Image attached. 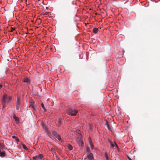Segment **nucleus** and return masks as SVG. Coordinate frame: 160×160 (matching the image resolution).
Masks as SVG:
<instances>
[{
  "label": "nucleus",
  "instance_id": "1",
  "mask_svg": "<svg viewBox=\"0 0 160 160\" xmlns=\"http://www.w3.org/2000/svg\"><path fill=\"white\" fill-rule=\"evenodd\" d=\"M12 100V96H9L8 97L6 93H4L3 96L2 102L3 104L7 103L8 105L11 104Z\"/></svg>",
  "mask_w": 160,
  "mask_h": 160
},
{
  "label": "nucleus",
  "instance_id": "2",
  "mask_svg": "<svg viewBox=\"0 0 160 160\" xmlns=\"http://www.w3.org/2000/svg\"><path fill=\"white\" fill-rule=\"evenodd\" d=\"M67 112L69 115L72 116H75L76 115L77 113L78 112V111L74 109L69 108L68 109Z\"/></svg>",
  "mask_w": 160,
  "mask_h": 160
},
{
  "label": "nucleus",
  "instance_id": "3",
  "mask_svg": "<svg viewBox=\"0 0 160 160\" xmlns=\"http://www.w3.org/2000/svg\"><path fill=\"white\" fill-rule=\"evenodd\" d=\"M42 126L43 127L44 129L45 130V132L47 136L51 138L52 135L51 134L49 131L48 128L43 123L42 124Z\"/></svg>",
  "mask_w": 160,
  "mask_h": 160
},
{
  "label": "nucleus",
  "instance_id": "4",
  "mask_svg": "<svg viewBox=\"0 0 160 160\" xmlns=\"http://www.w3.org/2000/svg\"><path fill=\"white\" fill-rule=\"evenodd\" d=\"M21 104V99L18 96L17 98L16 102V109L17 110H19Z\"/></svg>",
  "mask_w": 160,
  "mask_h": 160
},
{
  "label": "nucleus",
  "instance_id": "5",
  "mask_svg": "<svg viewBox=\"0 0 160 160\" xmlns=\"http://www.w3.org/2000/svg\"><path fill=\"white\" fill-rule=\"evenodd\" d=\"M52 135L57 138H59L60 135L59 133L56 131L55 130H52Z\"/></svg>",
  "mask_w": 160,
  "mask_h": 160
},
{
  "label": "nucleus",
  "instance_id": "6",
  "mask_svg": "<svg viewBox=\"0 0 160 160\" xmlns=\"http://www.w3.org/2000/svg\"><path fill=\"white\" fill-rule=\"evenodd\" d=\"M29 107L32 108L33 110L35 111L36 109V104L33 102H31L30 105L29 106Z\"/></svg>",
  "mask_w": 160,
  "mask_h": 160
},
{
  "label": "nucleus",
  "instance_id": "7",
  "mask_svg": "<svg viewBox=\"0 0 160 160\" xmlns=\"http://www.w3.org/2000/svg\"><path fill=\"white\" fill-rule=\"evenodd\" d=\"M42 154H40L38 155H36L35 156L33 157V159L34 160H36L37 159H41L42 158Z\"/></svg>",
  "mask_w": 160,
  "mask_h": 160
},
{
  "label": "nucleus",
  "instance_id": "8",
  "mask_svg": "<svg viewBox=\"0 0 160 160\" xmlns=\"http://www.w3.org/2000/svg\"><path fill=\"white\" fill-rule=\"evenodd\" d=\"M87 158L89 160H93V156L92 153H90L88 155Z\"/></svg>",
  "mask_w": 160,
  "mask_h": 160
},
{
  "label": "nucleus",
  "instance_id": "9",
  "mask_svg": "<svg viewBox=\"0 0 160 160\" xmlns=\"http://www.w3.org/2000/svg\"><path fill=\"white\" fill-rule=\"evenodd\" d=\"M6 156L5 151H0V157L3 158Z\"/></svg>",
  "mask_w": 160,
  "mask_h": 160
},
{
  "label": "nucleus",
  "instance_id": "10",
  "mask_svg": "<svg viewBox=\"0 0 160 160\" xmlns=\"http://www.w3.org/2000/svg\"><path fill=\"white\" fill-rule=\"evenodd\" d=\"M109 142H110V143H111V147L112 148H114L115 146L116 147H118L117 145L116 144V143H115L114 144H113L112 143V142L109 140Z\"/></svg>",
  "mask_w": 160,
  "mask_h": 160
},
{
  "label": "nucleus",
  "instance_id": "11",
  "mask_svg": "<svg viewBox=\"0 0 160 160\" xmlns=\"http://www.w3.org/2000/svg\"><path fill=\"white\" fill-rule=\"evenodd\" d=\"M23 82H26L27 83H30V80L27 78H24Z\"/></svg>",
  "mask_w": 160,
  "mask_h": 160
},
{
  "label": "nucleus",
  "instance_id": "12",
  "mask_svg": "<svg viewBox=\"0 0 160 160\" xmlns=\"http://www.w3.org/2000/svg\"><path fill=\"white\" fill-rule=\"evenodd\" d=\"M13 118L15 121L17 122H18L19 121L18 118L16 116L15 114H13Z\"/></svg>",
  "mask_w": 160,
  "mask_h": 160
},
{
  "label": "nucleus",
  "instance_id": "13",
  "mask_svg": "<svg viewBox=\"0 0 160 160\" xmlns=\"http://www.w3.org/2000/svg\"><path fill=\"white\" fill-rule=\"evenodd\" d=\"M78 144L82 146L83 144V142L81 139H79L78 140Z\"/></svg>",
  "mask_w": 160,
  "mask_h": 160
},
{
  "label": "nucleus",
  "instance_id": "14",
  "mask_svg": "<svg viewBox=\"0 0 160 160\" xmlns=\"http://www.w3.org/2000/svg\"><path fill=\"white\" fill-rule=\"evenodd\" d=\"M12 138L13 139H14L15 140L17 141V143L18 144V142L19 141V139L17 138V137L15 136H12Z\"/></svg>",
  "mask_w": 160,
  "mask_h": 160
},
{
  "label": "nucleus",
  "instance_id": "15",
  "mask_svg": "<svg viewBox=\"0 0 160 160\" xmlns=\"http://www.w3.org/2000/svg\"><path fill=\"white\" fill-rule=\"evenodd\" d=\"M93 31L94 33L96 34L98 32V29L97 28H94L93 29Z\"/></svg>",
  "mask_w": 160,
  "mask_h": 160
},
{
  "label": "nucleus",
  "instance_id": "16",
  "mask_svg": "<svg viewBox=\"0 0 160 160\" xmlns=\"http://www.w3.org/2000/svg\"><path fill=\"white\" fill-rule=\"evenodd\" d=\"M106 125L107 126V128H108V129L109 130V131H111V129L109 127V125L108 122L107 121L106 122Z\"/></svg>",
  "mask_w": 160,
  "mask_h": 160
},
{
  "label": "nucleus",
  "instance_id": "17",
  "mask_svg": "<svg viewBox=\"0 0 160 160\" xmlns=\"http://www.w3.org/2000/svg\"><path fill=\"white\" fill-rule=\"evenodd\" d=\"M5 148L1 145H0V151H5Z\"/></svg>",
  "mask_w": 160,
  "mask_h": 160
},
{
  "label": "nucleus",
  "instance_id": "18",
  "mask_svg": "<svg viewBox=\"0 0 160 160\" xmlns=\"http://www.w3.org/2000/svg\"><path fill=\"white\" fill-rule=\"evenodd\" d=\"M68 148L70 150H72L73 147L71 145H70V144L68 145Z\"/></svg>",
  "mask_w": 160,
  "mask_h": 160
},
{
  "label": "nucleus",
  "instance_id": "19",
  "mask_svg": "<svg viewBox=\"0 0 160 160\" xmlns=\"http://www.w3.org/2000/svg\"><path fill=\"white\" fill-rule=\"evenodd\" d=\"M42 108L43 109L44 111V112H46L47 111V110L45 108V107H44V105L42 103Z\"/></svg>",
  "mask_w": 160,
  "mask_h": 160
},
{
  "label": "nucleus",
  "instance_id": "20",
  "mask_svg": "<svg viewBox=\"0 0 160 160\" xmlns=\"http://www.w3.org/2000/svg\"><path fill=\"white\" fill-rule=\"evenodd\" d=\"M87 153L88 155L89 154V153H90V148H87Z\"/></svg>",
  "mask_w": 160,
  "mask_h": 160
},
{
  "label": "nucleus",
  "instance_id": "21",
  "mask_svg": "<svg viewBox=\"0 0 160 160\" xmlns=\"http://www.w3.org/2000/svg\"><path fill=\"white\" fill-rule=\"evenodd\" d=\"M105 156L107 160H109V158L108 156V155L106 153H105Z\"/></svg>",
  "mask_w": 160,
  "mask_h": 160
},
{
  "label": "nucleus",
  "instance_id": "22",
  "mask_svg": "<svg viewBox=\"0 0 160 160\" xmlns=\"http://www.w3.org/2000/svg\"><path fill=\"white\" fill-rule=\"evenodd\" d=\"M57 138L58 140L59 141V142H62V139L60 137V136L59 137V138Z\"/></svg>",
  "mask_w": 160,
  "mask_h": 160
},
{
  "label": "nucleus",
  "instance_id": "23",
  "mask_svg": "<svg viewBox=\"0 0 160 160\" xmlns=\"http://www.w3.org/2000/svg\"><path fill=\"white\" fill-rule=\"evenodd\" d=\"M23 148L25 150H27L28 149L26 146L25 145H23Z\"/></svg>",
  "mask_w": 160,
  "mask_h": 160
},
{
  "label": "nucleus",
  "instance_id": "24",
  "mask_svg": "<svg viewBox=\"0 0 160 160\" xmlns=\"http://www.w3.org/2000/svg\"><path fill=\"white\" fill-rule=\"evenodd\" d=\"M3 108H2V110H5V109H4L5 108V107H6V105H4V104H3Z\"/></svg>",
  "mask_w": 160,
  "mask_h": 160
},
{
  "label": "nucleus",
  "instance_id": "25",
  "mask_svg": "<svg viewBox=\"0 0 160 160\" xmlns=\"http://www.w3.org/2000/svg\"><path fill=\"white\" fill-rule=\"evenodd\" d=\"M62 122V121H61V120L60 119L58 121V124H59V125H60V124H61V123Z\"/></svg>",
  "mask_w": 160,
  "mask_h": 160
},
{
  "label": "nucleus",
  "instance_id": "26",
  "mask_svg": "<svg viewBox=\"0 0 160 160\" xmlns=\"http://www.w3.org/2000/svg\"><path fill=\"white\" fill-rule=\"evenodd\" d=\"M51 151H52V152H55V149H54L53 148H51Z\"/></svg>",
  "mask_w": 160,
  "mask_h": 160
},
{
  "label": "nucleus",
  "instance_id": "27",
  "mask_svg": "<svg viewBox=\"0 0 160 160\" xmlns=\"http://www.w3.org/2000/svg\"><path fill=\"white\" fill-rule=\"evenodd\" d=\"M90 145H91V148L92 149H93V145L92 144H91Z\"/></svg>",
  "mask_w": 160,
  "mask_h": 160
},
{
  "label": "nucleus",
  "instance_id": "28",
  "mask_svg": "<svg viewBox=\"0 0 160 160\" xmlns=\"http://www.w3.org/2000/svg\"><path fill=\"white\" fill-rule=\"evenodd\" d=\"M2 87V85L1 84H0V89Z\"/></svg>",
  "mask_w": 160,
  "mask_h": 160
},
{
  "label": "nucleus",
  "instance_id": "29",
  "mask_svg": "<svg viewBox=\"0 0 160 160\" xmlns=\"http://www.w3.org/2000/svg\"><path fill=\"white\" fill-rule=\"evenodd\" d=\"M130 160H132L131 159H130Z\"/></svg>",
  "mask_w": 160,
  "mask_h": 160
}]
</instances>
